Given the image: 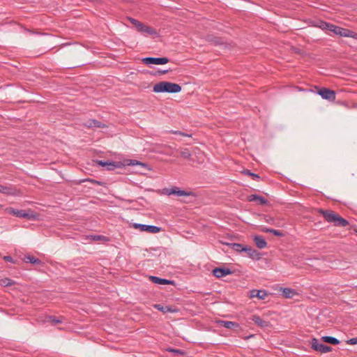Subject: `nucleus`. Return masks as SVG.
<instances>
[{
	"label": "nucleus",
	"mask_w": 357,
	"mask_h": 357,
	"mask_svg": "<svg viewBox=\"0 0 357 357\" xmlns=\"http://www.w3.org/2000/svg\"><path fill=\"white\" fill-rule=\"evenodd\" d=\"M84 127L89 128H104L105 125L96 119H89L83 123Z\"/></svg>",
	"instance_id": "obj_20"
},
{
	"label": "nucleus",
	"mask_w": 357,
	"mask_h": 357,
	"mask_svg": "<svg viewBox=\"0 0 357 357\" xmlns=\"http://www.w3.org/2000/svg\"><path fill=\"white\" fill-rule=\"evenodd\" d=\"M137 31L139 32H141L142 33H147L149 35H155L157 34L156 31L148 26H146L142 23L141 26L137 29Z\"/></svg>",
	"instance_id": "obj_24"
},
{
	"label": "nucleus",
	"mask_w": 357,
	"mask_h": 357,
	"mask_svg": "<svg viewBox=\"0 0 357 357\" xmlns=\"http://www.w3.org/2000/svg\"><path fill=\"white\" fill-rule=\"evenodd\" d=\"M328 31L337 36H340L342 37L352 38L354 39L357 40V33L348 29L338 26L333 24H330Z\"/></svg>",
	"instance_id": "obj_6"
},
{
	"label": "nucleus",
	"mask_w": 357,
	"mask_h": 357,
	"mask_svg": "<svg viewBox=\"0 0 357 357\" xmlns=\"http://www.w3.org/2000/svg\"><path fill=\"white\" fill-rule=\"evenodd\" d=\"M128 165H131V166H135V165H139V166H142L146 169H150L149 168V165L146 163H144V162H139L138 160H129V162L128 163Z\"/></svg>",
	"instance_id": "obj_30"
},
{
	"label": "nucleus",
	"mask_w": 357,
	"mask_h": 357,
	"mask_svg": "<svg viewBox=\"0 0 357 357\" xmlns=\"http://www.w3.org/2000/svg\"><path fill=\"white\" fill-rule=\"evenodd\" d=\"M87 181L91 182V183H92L97 184L98 185H103V183L102 181H96V180H93V179H88Z\"/></svg>",
	"instance_id": "obj_40"
},
{
	"label": "nucleus",
	"mask_w": 357,
	"mask_h": 357,
	"mask_svg": "<svg viewBox=\"0 0 357 357\" xmlns=\"http://www.w3.org/2000/svg\"><path fill=\"white\" fill-rule=\"evenodd\" d=\"M181 155L183 158L187 159V158H189L191 156V154H190V153L189 152V151L188 149H185L184 151L181 152Z\"/></svg>",
	"instance_id": "obj_38"
},
{
	"label": "nucleus",
	"mask_w": 357,
	"mask_h": 357,
	"mask_svg": "<svg viewBox=\"0 0 357 357\" xmlns=\"http://www.w3.org/2000/svg\"><path fill=\"white\" fill-rule=\"evenodd\" d=\"M0 192L5 195L13 194V189L10 186L0 185Z\"/></svg>",
	"instance_id": "obj_29"
},
{
	"label": "nucleus",
	"mask_w": 357,
	"mask_h": 357,
	"mask_svg": "<svg viewBox=\"0 0 357 357\" xmlns=\"http://www.w3.org/2000/svg\"><path fill=\"white\" fill-rule=\"evenodd\" d=\"M169 351L174 353V354H182L183 352L179 349H169Z\"/></svg>",
	"instance_id": "obj_43"
},
{
	"label": "nucleus",
	"mask_w": 357,
	"mask_h": 357,
	"mask_svg": "<svg viewBox=\"0 0 357 357\" xmlns=\"http://www.w3.org/2000/svg\"><path fill=\"white\" fill-rule=\"evenodd\" d=\"M43 263V261L38 259V258H36V261H34L33 264H37V265H42Z\"/></svg>",
	"instance_id": "obj_47"
},
{
	"label": "nucleus",
	"mask_w": 357,
	"mask_h": 357,
	"mask_svg": "<svg viewBox=\"0 0 357 357\" xmlns=\"http://www.w3.org/2000/svg\"><path fill=\"white\" fill-rule=\"evenodd\" d=\"M210 41L215 45H222L223 43L222 39L218 37H213L210 39Z\"/></svg>",
	"instance_id": "obj_34"
},
{
	"label": "nucleus",
	"mask_w": 357,
	"mask_h": 357,
	"mask_svg": "<svg viewBox=\"0 0 357 357\" xmlns=\"http://www.w3.org/2000/svg\"><path fill=\"white\" fill-rule=\"evenodd\" d=\"M346 343L347 344H351V345L357 344V337H353V338L349 339L346 341Z\"/></svg>",
	"instance_id": "obj_39"
},
{
	"label": "nucleus",
	"mask_w": 357,
	"mask_h": 357,
	"mask_svg": "<svg viewBox=\"0 0 357 357\" xmlns=\"http://www.w3.org/2000/svg\"><path fill=\"white\" fill-rule=\"evenodd\" d=\"M318 212L322 215L326 222L333 223L335 227H345L349 225L348 220L342 218L333 211L319 208Z\"/></svg>",
	"instance_id": "obj_4"
},
{
	"label": "nucleus",
	"mask_w": 357,
	"mask_h": 357,
	"mask_svg": "<svg viewBox=\"0 0 357 357\" xmlns=\"http://www.w3.org/2000/svg\"><path fill=\"white\" fill-rule=\"evenodd\" d=\"M162 193L168 196L176 195L177 197L195 196L192 191H187L180 189L178 187L173 186L169 188L162 189Z\"/></svg>",
	"instance_id": "obj_7"
},
{
	"label": "nucleus",
	"mask_w": 357,
	"mask_h": 357,
	"mask_svg": "<svg viewBox=\"0 0 357 357\" xmlns=\"http://www.w3.org/2000/svg\"><path fill=\"white\" fill-rule=\"evenodd\" d=\"M171 71V70L168 69V70H160L158 71V73H155L154 75H162V74H165L168 72Z\"/></svg>",
	"instance_id": "obj_42"
},
{
	"label": "nucleus",
	"mask_w": 357,
	"mask_h": 357,
	"mask_svg": "<svg viewBox=\"0 0 357 357\" xmlns=\"http://www.w3.org/2000/svg\"><path fill=\"white\" fill-rule=\"evenodd\" d=\"M174 134H178V135H183V136L191 137V135L185 134V133L182 132L181 131H175V132H174Z\"/></svg>",
	"instance_id": "obj_44"
},
{
	"label": "nucleus",
	"mask_w": 357,
	"mask_h": 357,
	"mask_svg": "<svg viewBox=\"0 0 357 357\" xmlns=\"http://www.w3.org/2000/svg\"><path fill=\"white\" fill-rule=\"evenodd\" d=\"M8 213L10 215H13L17 218H24L28 220H36V215L32 213H27L24 210H17L12 207L8 208L7 209Z\"/></svg>",
	"instance_id": "obj_8"
},
{
	"label": "nucleus",
	"mask_w": 357,
	"mask_h": 357,
	"mask_svg": "<svg viewBox=\"0 0 357 357\" xmlns=\"http://www.w3.org/2000/svg\"><path fill=\"white\" fill-rule=\"evenodd\" d=\"M132 227L135 229H138L141 231H146L151 234H156L161 230V227L155 225H147L140 223H134Z\"/></svg>",
	"instance_id": "obj_9"
},
{
	"label": "nucleus",
	"mask_w": 357,
	"mask_h": 357,
	"mask_svg": "<svg viewBox=\"0 0 357 357\" xmlns=\"http://www.w3.org/2000/svg\"><path fill=\"white\" fill-rule=\"evenodd\" d=\"M96 162L100 166L105 167L107 170H114L119 167V165L116 162L113 161L96 160Z\"/></svg>",
	"instance_id": "obj_17"
},
{
	"label": "nucleus",
	"mask_w": 357,
	"mask_h": 357,
	"mask_svg": "<svg viewBox=\"0 0 357 357\" xmlns=\"http://www.w3.org/2000/svg\"><path fill=\"white\" fill-rule=\"evenodd\" d=\"M265 220L268 223L270 224H271L273 222V219L271 217L266 216Z\"/></svg>",
	"instance_id": "obj_46"
},
{
	"label": "nucleus",
	"mask_w": 357,
	"mask_h": 357,
	"mask_svg": "<svg viewBox=\"0 0 357 357\" xmlns=\"http://www.w3.org/2000/svg\"><path fill=\"white\" fill-rule=\"evenodd\" d=\"M153 306L155 309H157L163 313H176L179 311L178 308L172 305L163 306L160 304H154Z\"/></svg>",
	"instance_id": "obj_14"
},
{
	"label": "nucleus",
	"mask_w": 357,
	"mask_h": 357,
	"mask_svg": "<svg viewBox=\"0 0 357 357\" xmlns=\"http://www.w3.org/2000/svg\"><path fill=\"white\" fill-rule=\"evenodd\" d=\"M271 234L278 237H283L284 236V234L282 231L275 229H272Z\"/></svg>",
	"instance_id": "obj_35"
},
{
	"label": "nucleus",
	"mask_w": 357,
	"mask_h": 357,
	"mask_svg": "<svg viewBox=\"0 0 357 357\" xmlns=\"http://www.w3.org/2000/svg\"><path fill=\"white\" fill-rule=\"evenodd\" d=\"M330 24L331 23L326 22L325 21L319 20L314 24V26L318 27L323 31H328Z\"/></svg>",
	"instance_id": "obj_27"
},
{
	"label": "nucleus",
	"mask_w": 357,
	"mask_h": 357,
	"mask_svg": "<svg viewBox=\"0 0 357 357\" xmlns=\"http://www.w3.org/2000/svg\"><path fill=\"white\" fill-rule=\"evenodd\" d=\"M268 294L266 290L252 289L250 291L251 298H257L260 300H264L268 296Z\"/></svg>",
	"instance_id": "obj_18"
},
{
	"label": "nucleus",
	"mask_w": 357,
	"mask_h": 357,
	"mask_svg": "<svg viewBox=\"0 0 357 357\" xmlns=\"http://www.w3.org/2000/svg\"><path fill=\"white\" fill-rule=\"evenodd\" d=\"M3 259L6 261L10 262V263H15V261L13 260V259L10 256H5L3 257Z\"/></svg>",
	"instance_id": "obj_41"
},
{
	"label": "nucleus",
	"mask_w": 357,
	"mask_h": 357,
	"mask_svg": "<svg viewBox=\"0 0 357 357\" xmlns=\"http://www.w3.org/2000/svg\"><path fill=\"white\" fill-rule=\"evenodd\" d=\"M142 61L146 65H163L167 63L169 59L167 57H145Z\"/></svg>",
	"instance_id": "obj_10"
},
{
	"label": "nucleus",
	"mask_w": 357,
	"mask_h": 357,
	"mask_svg": "<svg viewBox=\"0 0 357 357\" xmlns=\"http://www.w3.org/2000/svg\"><path fill=\"white\" fill-rule=\"evenodd\" d=\"M93 237V239H98V238H100V236H94Z\"/></svg>",
	"instance_id": "obj_48"
},
{
	"label": "nucleus",
	"mask_w": 357,
	"mask_h": 357,
	"mask_svg": "<svg viewBox=\"0 0 357 357\" xmlns=\"http://www.w3.org/2000/svg\"><path fill=\"white\" fill-rule=\"evenodd\" d=\"M15 284V282L9 278H5L0 280V284L3 287H10Z\"/></svg>",
	"instance_id": "obj_31"
},
{
	"label": "nucleus",
	"mask_w": 357,
	"mask_h": 357,
	"mask_svg": "<svg viewBox=\"0 0 357 357\" xmlns=\"http://www.w3.org/2000/svg\"><path fill=\"white\" fill-rule=\"evenodd\" d=\"M213 275L217 278H221L228 275L232 274V271L228 268L216 267L213 269Z\"/></svg>",
	"instance_id": "obj_13"
},
{
	"label": "nucleus",
	"mask_w": 357,
	"mask_h": 357,
	"mask_svg": "<svg viewBox=\"0 0 357 357\" xmlns=\"http://www.w3.org/2000/svg\"><path fill=\"white\" fill-rule=\"evenodd\" d=\"M321 340L333 345L339 344L340 342L338 339L332 336H323L321 337Z\"/></svg>",
	"instance_id": "obj_26"
},
{
	"label": "nucleus",
	"mask_w": 357,
	"mask_h": 357,
	"mask_svg": "<svg viewBox=\"0 0 357 357\" xmlns=\"http://www.w3.org/2000/svg\"><path fill=\"white\" fill-rule=\"evenodd\" d=\"M24 261L27 263V262H29V263H31L33 264L34 261H36V257H34L33 256H26L24 257Z\"/></svg>",
	"instance_id": "obj_37"
},
{
	"label": "nucleus",
	"mask_w": 357,
	"mask_h": 357,
	"mask_svg": "<svg viewBox=\"0 0 357 357\" xmlns=\"http://www.w3.org/2000/svg\"><path fill=\"white\" fill-rule=\"evenodd\" d=\"M251 320L258 326H260L261 328H266L269 326L270 323L268 321L263 320L258 315H252L251 317Z\"/></svg>",
	"instance_id": "obj_19"
},
{
	"label": "nucleus",
	"mask_w": 357,
	"mask_h": 357,
	"mask_svg": "<svg viewBox=\"0 0 357 357\" xmlns=\"http://www.w3.org/2000/svg\"><path fill=\"white\" fill-rule=\"evenodd\" d=\"M248 200L249 202H257L259 205L264 206L268 204V200L257 194H253L248 197Z\"/></svg>",
	"instance_id": "obj_16"
},
{
	"label": "nucleus",
	"mask_w": 357,
	"mask_h": 357,
	"mask_svg": "<svg viewBox=\"0 0 357 357\" xmlns=\"http://www.w3.org/2000/svg\"><path fill=\"white\" fill-rule=\"evenodd\" d=\"M149 279L152 282H153L155 284H174V281H172V280H169L165 279V278H158L156 276H150Z\"/></svg>",
	"instance_id": "obj_22"
},
{
	"label": "nucleus",
	"mask_w": 357,
	"mask_h": 357,
	"mask_svg": "<svg viewBox=\"0 0 357 357\" xmlns=\"http://www.w3.org/2000/svg\"><path fill=\"white\" fill-rule=\"evenodd\" d=\"M231 246L232 247V248L238 252H244V248L245 246H244L243 245L241 244V243H231Z\"/></svg>",
	"instance_id": "obj_32"
},
{
	"label": "nucleus",
	"mask_w": 357,
	"mask_h": 357,
	"mask_svg": "<svg viewBox=\"0 0 357 357\" xmlns=\"http://www.w3.org/2000/svg\"><path fill=\"white\" fill-rule=\"evenodd\" d=\"M318 212L322 215L326 222L333 223L335 227H345L349 225L348 220L342 218L333 211L319 208Z\"/></svg>",
	"instance_id": "obj_1"
},
{
	"label": "nucleus",
	"mask_w": 357,
	"mask_h": 357,
	"mask_svg": "<svg viewBox=\"0 0 357 357\" xmlns=\"http://www.w3.org/2000/svg\"><path fill=\"white\" fill-rule=\"evenodd\" d=\"M318 212L322 215L326 222L333 223L335 227H345L349 225L348 220L342 218L333 211L319 208Z\"/></svg>",
	"instance_id": "obj_3"
},
{
	"label": "nucleus",
	"mask_w": 357,
	"mask_h": 357,
	"mask_svg": "<svg viewBox=\"0 0 357 357\" xmlns=\"http://www.w3.org/2000/svg\"><path fill=\"white\" fill-rule=\"evenodd\" d=\"M253 240L257 247L259 249L264 248L267 246L265 238L261 236H255Z\"/></svg>",
	"instance_id": "obj_23"
},
{
	"label": "nucleus",
	"mask_w": 357,
	"mask_h": 357,
	"mask_svg": "<svg viewBox=\"0 0 357 357\" xmlns=\"http://www.w3.org/2000/svg\"><path fill=\"white\" fill-rule=\"evenodd\" d=\"M130 22L137 28V29L141 26L142 22L134 18H129Z\"/></svg>",
	"instance_id": "obj_36"
},
{
	"label": "nucleus",
	"mask_w": 357,
	"mask_h": 357,
	"mask_svg": "<svg viewBox=\"0 0 357 357\" xmlns=\"http://www.w3.org/2000/svg\"><path fill=\"white\" fill-rule=\"evenodd\" d=\"M47 319L52 324H59V323H61V321H62L61 319H59V318L54 317V316H48L47 317Z\"/></svg>",
	"instance_id": "obj_33"
},
{
	"label": "nucleus",
	"mask_w": 357,
	"mask_h": 357,
	"mask_svg": "<svg viewBox=\"0 0 357 357\" xmlns=\"http://www.w3.org/2000/svg\"><path fill=\"white\" fill-rule=\"evenodd\" d=\"M271 230H272V229L267 228V227H264L261 229L262 231L266 232V233H270V234H271Z\"/></svg>",
	"instance_id": "obj_45"
},
{
	"label": "nucleus",
	"mask_w": 357,
	"mask_h": 357,
	"mask_svg": "<svg viewBox=\"0 0 357 357\" xmlns=\"http://www.w3.org/2000/svg\"><path fill=\"white\" fill-rule=\"evenodd\" d=\"M311 347L317 351H319L322 354L328 353L332 351V347L330 346L325 345L322 343H319V340L314 337L311 341Z\"/></svg>",
	"instance_id": "obj_11"
},
{
	"label": "nucleus",
	"mask_w": 357,
	"mask_h": 357,
	"mask_svg": "<svg viewBox=\"0 0 357 357\" xmlns=\"http://www.w3.org/2000/svg\"><path fill=\"white\" fill-rule=\"evenodd\" d=\"M217 323L218 324V325L227 329H232L234 328L239 327V324L235 321L219 320L217 321Z\"/></svg>",
	"instance_id": "obj_21"
},
{
	"label": "nucleus",
	"mask_w": 357,
	"mask_h": 357,
	"mask_svg": "<svg viewBox=\"0 0 357 357\" xmlns=\"http://www.w3.org/2000/svg\"><path fill=\"white\" fill-rule=\"evenodd\" d=\"M181 91V86L176 83L169 82H160L153 86V91L155 93H176Z\"/></svg>",
	"instance_id": "obj_5"
},
{
	"label": "nucleus",
	"mask_w": 357,
	"mask_h": 357,
	"mask_svg": "<svg viewBox=\"0 0 357 357\" xmlns=\"http://www.w3.org/2000/svg\"><path fill=\"white\" fill-rule=\"evenodd\" d=\"M282 291L284 297L286 298H291L294 296L298 295L296 291L291 288H283Z\"/></svg>",
	"instance_id": "obj_25"
},
{
	"label": "nucleus",
	"mask_w": 357,
	"mask_h": 357,
	"mask_svg": "<svg viewBox=\"0 0 357 357\" xmlns=\"http://www.w3.org/2000/svg\"><path fill=\"white\" fill-rule=\"evenodd\" d=\"M318 212L322 215L326 222L333 223L335 227H345L349 225L348 220L342 218L333 211L319 208Z\"/></svg>",
	"instance_id": "obj_2"
},
{
	"label": "nucleus",
	"mask_w": 357,
	"mask_h": 357,
	"mask_svg": "<svg viewBox=\"0 0 357 357\" xmlns=\"http://www.w3.org/2000/svg\"><path fill=\"white\" fill-rule=\"evenodd\" d=\"M244 252H245L248 256L254 260H259L261 259L260 253L255 249L252 248L250 246H245L244 248Z\"/></svg>",
	"instance_id": "obj_15"
},
{
	"label": "nucleus",
	"mask_w": 357,
	"mask_h": 357,
	"mask_svg": "<svg viewBox=\"0 0 357 357\" xmlns=\"http://www.w3.org/2000/svg\"><path fill=\"white\" fill-rule=\"evenodd\" d=\"M243 173L245 175L250 176L252 178V179H253L255 181H259L261 178V177L259 174L253 173V172H250V170H249V169L243 170Z\"/></svg>",
	"instance_id": "obj_28"
},
{
	"label": "nucleus",
	"mask_w": 357,
	"mask_h": 357,
	"mask_svg": "<svg viewBox=\"0 0 357 357\" xmlns=\"http://www.w3.org/2000/svg\"><path fill=\"white\" fill-rule=\"evenodd\" d=\"M317 94H319L323 99L328 101H334L335 100V91L329 89L322 88L318 91Z\"/></svg>",
	"instance_id": "obj_12"
}]
</instances>
